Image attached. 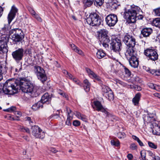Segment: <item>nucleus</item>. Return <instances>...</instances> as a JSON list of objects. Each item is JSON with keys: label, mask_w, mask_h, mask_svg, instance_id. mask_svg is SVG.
<instances>
[{"label": "nucleus", "mask_w": 160, "mask_h": 160, "mask_svg": "<svg viewBox=\"0 0 160 160\" xmlns=\"http://www.w3.org/2000/svg\"><path fill=\"white\" fill-rule=\"evenodd\" d=\"M66 110H67V117L71 116L70 115V114L72 112V111L70 109V108L67 107L66 108Z\"/></svg>", "instance_id": "52"}, {"label": "nucleus", "mask_w": 160, "mask_h": 160, "mask_svg": "<svg viewBox=\"0 0 160 160\" xmlns=\"http://www.w3.org/2000/svg\"><path fill=\"white\" fill-rule=\"evenodd\" d=\"M154 96L158 97V98H160V93H156L153 94Z\"/></svg>", "instance_id": "63"}, {"label": "nucleus", "mask_w": 160, "mask_h": 160, "mask_svg": "<svg viewBox=\"0 0 160 160\" xmlns=\"http://www.w3.org/2000/svg\"><path fill=\"white\" fill-rule=\"evenodd\" d=\"M107 24L109 27L114 26L118 21L117 16L114 14H110L105 18Z\"/></svg>", "instance_id": "10"}, {"label": "nucleus", "mask_w": 160, "mask_h": 160, "mask_svg": "<svg viewBox=\"0 0 160 160\" xmlns=\"http://www.w3.org/2000/svg\"><path fill=\"white\" fill-rule=\"evenodd\" d=\"M85 70L88 76L91 78L95 79L98 81L101 80L100 78L91 69L88 68H85Z\"/></svg>", "instance_id": "16"}, {"label": "nucleus", "mask_w": 160, "mask_h": 160, "mask_svg": "<svg viewBox=\"0 0 160 160\" xmlns=\"http://www.w3.org/2000/svg\"><path fill=\"white\" fill-rule=\"evenodd\" d=\"M154 114L153 113H150L148 114L147 116L154 120Z\"/></svg>", "instance_id": "58"}, {"label": "nucleus", "mask_w": 160, "mask_h": 160, "mask_svg": "<svg viewBox=\"0 0 160 160\" xmlns=\"http://www.w3.org/2000/svg\"><path fill=\"white\" fill-rule=\"evenodd\" d=\"M9 117H10L11 118V120H17L18 121L19 120L18 118H16V117H12V116L10 115H9Z\"/></svg>", "instance_id": "59"}, {"label": "nucleus", "mask_w": 160, "mask_h": 160, "mask_svg": "<svg viewBox=\"0 0 160 160\" xmlns=\"http://www.w3.org/2000/svg\"><path fill=\"white\" fill-rule=\"evenodd\" d=\"M134 47H128L127 49L125 55L128 59L135 56L136 53L133 48Z\"/></svg>", "instance_id": "15"}, {"label": "nucleus", "mask_w": 160, "mask_h": 160, "mask_svg": "<svg viewBox=\"0 0 160 160\" xmlns=\"http://www.w3.org/2000/svg\"><path fill=\"white\" fill-rule=\"evenodd\" d=\"M43 107V104L42 102L38 101L37 103H35L32 106V109L34 111H36L38 109L40 108H42Z\"/></svg>", "instance_id": "25"}, {"label": "nucleus", "mask_w": 160, "mask_h": 160, "mask_svg": "<svg viewBox=\"0 0 160 160\" xmlns=\"http://www.w3.org/2000/svg\"><path fill=\"white\" fill-rule=\"evenodd\" d=\"M144 121H145L147 123H151L153 121H154V120L151 118L147 116H145L144 118Z\"/></svg>", "instance_id": "36"}, {"label": "nucleus", "mask_w": 160, "mask_h": 160, "mask_svg": "<svg viewBox=\"0 0 160 160\" xmlns=\"http://www.w3.org/2000/svg\"><path fill=\"white\" fill-rule=\"evenodd\" d=\"M94 0H82L84 5L86 7L90 6L93 3Z\"/></svg>", "instance_id": "30"}, {"label": "nucleus", "mask_w": 160, "mask_h": 160, "mask_svg": "<svg viewBox=\"0 0 160 160\" xmlns=\"http://www.w3.org/2000/svg\"><path fill=\"white\" fill-rule=\"evenodd\" d=\"M141 157L140 158V160H147L146 158V152L144 151H142L140 152Z\"/></svg>", "instance_id": "34"}, {"label": "nucleus", "mask_w": 160, "mask_h": 160, "mask_svg": "<svg viewBox=\"0 0 160 160\" xmlns=\"http://www.w3.org/2000/svg\"><path fill=\"white\" fill-rule=\"evenodd\" d=\"M156 70L155 69H152L150 70V72L152 74L156 76Z\"/></svg>", "instance_id": "57"}, {"label": "nucleus", "mask_w": 160, "mask_h": 160, "mask_svg": "<svg viewBox=\"0 0 160 160\" xmlns=\"http://www.w3.org/2000/svg\"><path fill=\"white\" fill-rule=\"evenodd\" d=\"M154 89L155 90L158 91H160V86L157 85H155V87Z\"/></svg>", "instance_id": "55"}, {"label": "nucleus", "mask_w": 160, "mask_h": 160, "mask_svg": "<svg viewBox=\"0 0 160 160\" xmlns=\"http://www.w3.org/2000/svg\"><path fill=\"white\" fill-rule=\"evenodd\" d=\"M126 134L123 132H119L117 134V137L119 139L124 138L126 137Z\"/></svg>", "instance_id": "39"}, {"label": "nucleus", "mask_w": 160, "mask_h": 160, "mask_svg": "<svg viewBox=\"0 0 160 160\" xmlns=\"http://www.w3.org/2000/svg\"><path fill=\"white\" fill-rule=\"evenodd\" d=\"M127 157L129 159H132L133 157L132 154L130 153L128 154Z\"/></svg>", "instance_id": "60"}, {"label": "nucleus", "mask_w": 160, "mask_h": 160, "mask_svg": "<svg viewBox=\"0 0 160 160\" xmlns=\"http://www.w3.org/2000/svg\"><path fill=\"white\" fill-rule=\"evenodd\" d=\"M100 42L101 44H102L104 47L106 48H108L109 45L108 44L110 42V39H105L104 40L100 41Z\"/></svg>", "instance_id": "29"}, {"label": "nucleus", "mask_w": 160, "mask_h": 160, "mask_svg": "<svg viewBox=\"0 0 160 160\" xmlns=\"http://www.w3.org/2000/svg\"><path fill=\"white\" fill-rule=\"evenodd\" d=\"M86 22L90 25L98 26L101 24L102 20L97 13L93 12L90 14L86 19Z\"/></svg>", "instance_id": "4"}, {"label": "nucleus", "mask_w": 160, "mask_h": 160, "mask_svg": "<svg viewBox=\"0 0 160 160\" xmlns=\"http://www.w3.org/2000/svg\"><path fill=\"white\" fill-rule=\"evenodd\" d=\"M76 116L79 119H81L83 121L87 122V117L83 114H82L79 112H76L75 113Z\"/></svg>", "instance_id": "26"}, {"label": "nucleus", "mask_w": 160, "mask_h": 160, "mask_svg": "<svg viewBox=\"0 0 160 160\" xmlns=\"http://www.w3.org/2000/svg\"><path fill=\"white\" fill-rule=\"evenodd\" d=\"M104 0H95L94 4L97 6H101L103 3Z\"/></svg>", "instance_id": "37"}, {"label": "nucleus", "mask_w": 160, "mask_h": 160, "mask_svg": "<svg viewBox=\"0 0 160 160\" xmlns=\"http://www.w3.org/2000/svg\"><path fill=\"white\" fill-rule=\"evenodd\" d=\"M111 48L113 52L119 53L122 48V45L120 40L115 38L110 43Z\"/></svg>", "instance_id": "8"}, {"label": "nucleus", "mask_w": 160, "mask_h": 160, "mask_svg": "<svg viewBox=\"0 0 160 160\" xmlns=\"http://www.w3.org/2000/svg\"><path fill=\"white\" fill-rule=\"evenodd\" d=\"M132 137L133 140L137 142L140 146H144L143 143L138 137L135 135H132Z\"/></svg>", "instance_id": "32"}, {"label": "nucleus", "mask_w": 160, "mask_h": 160, "mask_svg": "<svg viewBox=\"0 0 160 160\" xmlns=\"http://www.w3.org/2000/svg\"><path fill=\"white\" fill-rule=\"evenodd\" d=\"M51 98L48 93H45L41 98L40 102H42V104L46 103L47 104H49L51 101Z\"/></svg>", "instance_id": "17"}, {"label": "nucleus", "mask_w": 160, "mask_h": 160, "mask_svg": "<svg viewBox=\"0 0 160 160\" xmlns=\"http://www.w3.org/2000/svg\"><path fill=\"white\" fill-rule=\"evenodd\" d=\"M151 127L153 134L160 135V126L155 123H153L151 124Z\"/></svg>", "instance_id": "18"}, {"label": "nucleus", "mask_w": 160, "mask_h": 160, "mask_svg": "<svg viewBox=\"0 0 160 160\" xmlns=\"http://www.w3.org/2000/svg\"><path fill=\"white\" fill-rule=\"evenodd\" d=\"M75 51L80 55H81L82 56L84 55V53L82 51L78 48L75 50Z\"/></svg>", "instance_id": "47"}, {"label": "nucleus", "mask_w": 160, "mask_h": 160, "mask_svg": "<svg viewBox=\"0 0 160 160\" xmlns=\"http://www.w3.org/2000/svg\"><path fill=\"white\" fill-rule=\"evenodd\" d=\"M66 77L72 80V79L73 78H74L72 75L69 73H68V74L66 76Z\"/></svg>", "instance_id": "56"}, {"label": "nucleus", "mask_w": 160, "mask_h": 160, "mask_svg": "<svg viewBox=\"0 0 160 160\" xmlns=\"http://www.w3.org/2000/svg\"><path fill=\"white\" fill-rule=\"evenodd\" d=\"M148 145L151 148L154 149H156L157 148V145H156L154 143L150 141H148Z\"/></svg>", "instance_id": "40"}, {"label": "nucleus", "mask_w": 160, "mask_h": 160, "mask_svg": "<svg viewBox=\"0 0 160 160\" xmlns=\"http://www.w3.org/2000/svg\"><path fill=\"white\" fill-rule=\"evenodd\" d=\"M72 80L77 85L80 86H82L81 82L77 78L74 77L73 78Z\"/></svg>", "instance_id": "42"}, {"label": "nucleus", "mask_w": 160, "mask_h": 160, "mask_svg": "<svg viewBox=\"0 0 160 160\" xmlns=\"http://www.w3.org/2000/svg\"><path fill=\"white\" fill-rule=\"evenodd\" d=\"M25 120L26 121H28L29 122V124L33 123V122L31 118L29 117H26L25 118Z\"/></svg>", "instance_id": "51"}, {"label": "nucleus", "mask_w": 160, "mask_h": 160, "mask_svg": "<svg viewBox=\"0 0 160 160\" xmlns=\"http://www.w3.org/2000/svg\"><path fill=\"white\" fill-rule=\"evenodd\" d=\"M15 114L16 115H18L17 116V118H18L22 115V113L21 112L19 111H16L15 112Z\"/></svg>", "instance_id": "54"}, {"label": "nucleus", "mask_w": 160, "mask_h": 160, "mask_svg": "<svg viewBox=\"0 0 160 160\" xmlns=\"http://www.w3.org/2000/svg\"><path fill=\"white\" fill-rule=\"evenodd\" d=\"M18 11V9L14 6H12L8 17V24H5L4 27L0 30V53H7L8 52L7 43L8 42L9 36L8 33H13L11 36V39L14 43L19 42L24 38V36L21 29L14 28L9 31L11 27L9 25L14 19Z\"/></svg>", "instance_id": "1"}, {"label": "nucleus", "mask_w": 160, "mask_h": 160, "mask_svg": "<svg viewBox=\"0 0 160 160\" xmlns=\"http://www.w3.org/2000/svg\"><path fill=\"white\" fill-rule=\"evenodd\" d=\"M118 3L117 0H110L109 2V5L112 10H114L118 7Z\"/></svg>", "instance_id": "22"}, {"label": "nucleus", "mask_w": 160, "mask_h": 160, "mask_svg": "<svg viewBox=\"0 0 160 160\" xmlns=\"http://www.w3.org/2000/svg\"><path fill=\"white\" fill-rule=\"evenodd\" d=\"M7 69L4 65L0 63V81L2 79V74L5 73Z\"/></svg>", "instance_id": "23"}, {"label": "nucleus", "mask_w": 160, "mask_h": 160, "mask_svg": "<svg viewBox=\"0 0 160 160\" xmlns=\"http://www.w3.org/2000/svg\"><path fill=\"white\" fill-rule=\"evenodd\" d=\"M19 88L24 93H28L33 97H36L39 94V88L34 86L29 82L20 79L19 80L14 79L8 80L4 83L0 93L3 92L7 94H13L18 92Z\"/></svg>", "instance_id": "2"}, {"label": "nucleus", "mask_w": 160, "mask_h": 160, "mask_svg": "<svg viewBox=\"0 0 160 160\" xmlns=\"http://www.w3.org/2000/svg\"><path fill=\"white\" fill-rule=\"evenodd\" d=\"M80 122L77 120H75L73 121L72 122L73 125L75 127L79 126L80 125Z\"/></svg>", "instance_id": "43"}, {"label": "nucleus", "mask_w": 160, "mask_h": 160, "mask_svg": "<svg viewBox=\"0 0 160 160\" xmlns=\"http://www.w3.org/2000/svg\"><path fill=\"white\" fill-rule=\"evenodd\" d=\"M106 55V53L102 50H99L96 53V56L98 59H101Z\"/></svg>", "instance_id": "27"}, {"label": "nucleus", "mask_w": 160, "mask_h": 160, "mask_svg": "<svg viewBox=\"0 0 160 160\" xmlns=\"http://www.w3.org/2000/svg\"><path fill=\"white\" fill-rule=\"evenodd\" d=\"M72 117L71 116H69L67 117V119L66 121V124L68 126H71V121L72 119Z\"/></svg>", "instance_id": "35"}, {"label": "nucleus", "mask_w": 160, "mask_h": 160, "mask_svg": "<svg viewBox=\"0 0 160 160\" xmlns=\"http://www.w3.org/2000/svg\"><path fill=\"white\" fill-rule=\"evenodd\" d=\"M93 103L97 111H101L104 113L105 114H106V116L108 118H111L113 117V119L114 118V116H113L109 113L106 110V109L103 108L100 102L98 101H95L93 102Z\"/></svg>", "instance_id": "11"}, {"label": "nucleus", "mask_w": 160, "mask_h": 160, "mask_svg": "<svg viewBox=\"0 0 160 160\" xmlns=\"http://www.w3.org/2000/svg\"><path fill=\"white\" fill-rule=\"evenodd\" d=\"M33 135L36 138L43 139L45 136V132L38 126H34L31 128Z\"/></svg>", "instance_id": "9"}, {"label": "nucleus", "mask_w": 160, "mask_h": 160, "mask_svg": "<svg viewBox=\"0 0 160 160\" xmlns=\"http://www.w3.org/2000/svg\"><path fill=\"white\" fill-rule=\"evenodd\" d=\"M152 32V30L150 28H143L141 31V34L144 37L149 36Z\"/></svg>", "instance_id": "20"}, {"label": "nucleus", "mask_w": 160, "mask_h": 160, "mask_svg": "<svg viewBox=\"0 0 160 160\" xmlns=\"http://www.w3.org/2000/svg\"><path fill=\"white\" fill-rule=\"evenodd\" d=\"M153 13L156 16L160 17V7L154 9Z\"/></svg>", "instance_id": "33"}, {"label": "nucleus", "mask_w": 160, "mask_h": 160, "mask_svg": "<svg viewBox=\"0 0 160 160\" xmlns=\"http://www.w3.org/2000/svg\"><path fill=\"white\" fill-rule=\"evenodd\" d=\"M110 142L112 145L116 147H118L120 145V142L117 139H116L115 140L112 139L111 140Z\"/></svg>", "instance_id": "31"}, {"label": "nucleus", "mask_w": 160, "mask_h": 160, "mask_svg": "<svg viewBox=\"0 0 160 160\" xmlns=\"http://www.w3.org/2000/svg\"><path fill=\"white\" fill-rule=\"evenodd\" d=\"M144 53L146 56L152 61H155L158 59V54L154 49H147L145 50Z\"/></svg>", "instance_id": "12"}, {"label": "nucleus", "mask_w": 160, "mask_h": 160, "mask_svg": "<svg viewBox=\"0 0 160 160\" xmlns=\"http://www.w3.org/2000/svg\"><path fill=\"white\" fill-rule=\"evenodd\" d=\"M24 50L22 48H18L12 53L13 58L16 61L22 59L23 56Z\"/></svg>", "instance_id": "13"}, {"label": "nucleus", "mask_w": 160, "mask_h": 160, "mask_svg": "<svg viewBox=\"0 0 160 160\" xmlns=\"http://www.w3.org/2000/svg\"><path fill=\"white\" fill-rule=\"evenodd\" d=\"M34 71L38 79L43 83L46 81L47 77L44 69L41 67L35 65L34 67Z\"/></svg>", "instance_id": "5"}, {"label": "nucleus", "mask_w": 160, "mask_h": 160, "mask_svg": "<svg viewBox=\"0 0 160 160\" xmlns=\"http://www.w3.org/2000/svg\"><path fill=\"white\" fill-rule=\"evenodd\" d=\"M124 70L126 74H128V75L130 74V72L129 70L126 67H123Z\"/></svg>", "instance_id": "50"}, {"label": "nucleus", "mask_w": 160, "mask_h": 160, "mask_svg": "<svg viewBox=\"0 0 160 160\" xmlns=\"http://www.w3.org/2000/svg\"><path fill=\"white\" fill-rule=\"evenodd\" d=\"M122 41L127 47H135L137 43L135 37L128 33L124 35Z\"/></svg>", "instance_id": "6"}, {"label": "nucleus", "mask_w": 160, "mask_h": 160, "mask_svg": "<svg viewBox=\"0 0 160 160\" xmlns=\"http://www.w3.org/2000/svg\"><path fill=\"white\" fill-rule=\"evenodd\" d=\"M102 92L103 96L109 100H113L114 98V95L110 88L105 85H102Z\"/></svg>", "instance_id": "7"}, {"label": "nucleus", "mask_w": 160, "mask_h": 160, "mask_svg": "<svg viewBox=\"0 0 160 160\" xmlns=\"http://www.w3.org/2000/svg\"><path fill=\"white\" fill-rule=\"evenodd\" d=\"M141 10L139 7L134 5L131 6L129 9L125 8L123 17L128 23L135 22L137 18L138 20L142 19L143 16L139 14Z\"/></svg>", "instance_id": "3"}, {"label": "nucleus", "mask_w": 160, "mask_h": 160, "mask_svg": "<svg viewBox=\"0 0 160 160\" xmlns=\"http://www.w3.org/2000/svg\"><path fill=\"white\" fill-rule=\"evenodd\" d=\"M141 97V93L138 92L135 95L134 97L132 98V102L135 106H137L138 105Z\"/></svg>", "instance_id": "21"}, {"label": "nucleus", "mask_w": 160, "mask_h": 160, "mask_svg": "<svg viewBox=\"0 0 160 160\" xmlns=\"http://www.w3.org/2000/svg\"><path fill=\"white\" fill-rule=\"evenodd\" d=\"M152 24L153 26L160 28V18H157L154 19L152 21Z\"/></svg>", "instance_id": "28"}, {"label": "nucleus", "mask_w": 160, "mask_h": 160, "mask_svg": "<svg viewBox=\"0 0 160 160\" xmlns=\"http://www.w3.org/2000/svg\"><path fill=\"white\" fill-rule=\"evenodd\" d=\"M58 113H57L56 114H54L53 115H51L50 117V118L52 119H57L59 117V112H58Z\"/></svg>", "instance_id": "44"}, {"label": "nucleus", "mask_w": 160, "mask_h": 160, "mask_svg": "<svg viewBox=\"0 0 160 160\" xmlns=\"http://www.w3.org/2000/svg\"><path fill=\"white\" fill-rule=\"evenodd\" d=\"M70 46L72 47V49L74 51L77 48V47L74 44H70Z\"/></svg>", "instance_id": "61"}, {"label": "nucleus", "mask_w": 160, "mask_h": 160, "mask_svg": "<svg viewBox=\"0 0 160 160\" xmlns=\"http://www.w3.org/2000/svg\"><path fill=\"white\" fill-rule=\"evenodd\" d=\"M28 10L33 16L36 13L34 10L31 7H29Z\"/></svg>", "instance_id": "46"}, {"label": "nucleus", "mask_w": 160, "mask_h": 160, "mask_svg": "<svg viewBox=\"0 0 160 160\" xmlns=\"http://www.w3.org/2000/svg\"><path fill=\"white\" fill-rule=\"evenodd\" d=\"M128 60L129 61V64L131 67L134 68L138 67L139 62L136 56L130 58Z\"/></svg>", "instance_id": "19"}, {"label": "nucleus", "mask_w": 160, "mask_h": 160, "mask_svg": "<svg viewBox=\"0 0 160 160\" xmlns=\"http://www.w3.org/2000/svg\"><path fill=\"white\" fill-rule=\"evenodd\" d=\"M98 35L99 41H102L105 39H109L108 35V31L105 29H101L97 32Z\"/></svg>", "instance_id": "14"}, {"label": "nucleus", "mask_w": 160, "mask_h": 160, "mask_svg": "<svg viewBox=\"0 0 160 160\" xmlns=\"http://www.w3.org/2000/svg\"><path fill=\"white\" fill-rule=\"evenodd\" d=\"M84 84V89L86 92H88L90 89L91 84L87 79H85L83 81Z\"/></svg>", "instance_id": "24"}, {"label": "nucleus", "mask_w": 160, "mask_h": 160, "mask_svg": "<svg viewBox=\"0 0 160 160\" xmlns=\"http://www.w3.org/2000/svg\"><path fill=\"white\" fill-rule=\"evenodd\" d=\"M148 86L150 88L154 89L155 87V85L153 83L149 82L148 83Z\"/></svg>", "instance_id": "49"}, {"label": "nucleus", "mask_w": 160, "mask_h": 160, "mask_svg": "<svg viewBox=\"0 0 160 160\" xmlns=\"http://www.w3.org/2000/svg\"><path fill=\"white\" fill-rule=\"evenodd\" d=\"M20 129L21 131L23 132H25L27 133L30 132V131L28 128H25L24 127H20Z\"/></svg>", "instance_id": "41"}, {"label": "nucleus", "mask_w": 160, "mask_h": 160, "mask_svg": "<svg viewBox=\"0 0 160 160\" xmlns=\"http://www.w3.org/2000/svg\"><path fill=\"white\" fill-rule=\"evenodd\" d=\"M16 108L15 107L12 106L7 109L3 110V111L8 112H12L16 110Z\"/></svg>", "instance_id": "38"}, {"label": "nucleus", "mask_w": 160, "mask_h": 160, "mask_svg": "<svg viewBox=\"0 0 160 160\" xmlns=\"http://www.w3.org/2000/svg\"><path fill=\"white\" fill-rule=\"evenodd\" d=\"M116 82L117 84L119 83L121 85H124V83L122 81L119 80H116Z\"/></svg>", "instance_id": "62"}, {"label": "nucleus", "mask_w": 160, "mask_h": 160, "mask_svg": "<svg viewBox=\"0 0 160 160\" xmlns=\"http://www.w3.org/2000/svg\"><path fill=\"white\" fill-rule=\"evenodd\" d=\"M33 17L36 18L39 22H42V20L41 18L38 14H36V13Z\"/></svg>", "instance_id": "48"}, {"label": "nucleus", "mask_w": 160, "mask_h": 160, "mask_svg": "<svg viewBox=\"0 0 160 160\" xmlns=\"http://www.w3.org/2000/svg\"><path fill=\"white\" fill-rule=\"evenodd\" d=\"M156 76H160V70H156Z\"/></svg>", "instance_id": "64"}, {"label": "nucleus", "mask_w": 160, "mask_h": 160, "mask_svg": "<svg viewBox=\"0 0 160 160\" xmlns=\"http://www.w3.org/2000/svg\"><path fill=\"white\" fill-rule=\"evenodd\" d=\"M147 152L148 153V155L149 156H150L151 157H153L154 156V155H155V154L154 153H153L151 151H150V150H148V151H147Z\"/></svg>", "instance_id": "53"}, {"label": "nucleus", "mask_w": 160, "mask_h": 160, "mask_svg": "<svg viewBox=\"0 0 160 160\" xmlns=\"http://www.w3.org/2000/svg\"><path fill=\"white\" fill-rule=\"evenodd\" d=\"M130 148L132 150H137V145L135 143H132L130 144Z\"/></svg>", "instance_id": "45"}]
</instances>
